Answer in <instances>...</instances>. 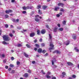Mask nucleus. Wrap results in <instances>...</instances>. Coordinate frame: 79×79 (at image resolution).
I'll use <instances>...</instances> for the list:
<instances>
[{"label": "nucleus", "instance_id": "4be33fe9", "mask_svg": "<svg viewBox=\"0 0 79 79\" xmlns=\"http://www.w3.org/2000/svg\"><path fill=\"white\" fill-rule=\"evenodd\" d=\"M35 46L37 48H39L40 47V46L37 44H35Z\"/></svg>", "mask_w": 79, "mask_h": 79}, {"label": "nucleus", "instance_id": "13d9d810", "mask_svg": "<svg viewBox=\"0 0 79 79\" xmlns=\"http://www.w3.org/2000/svg\"><path fill=\"white\" fill-rule=\"evenodd\" d=\"M26 7V9H29V6H27Z\"/></svg>", "mask_w": 79, "mask_h": 79}, {"label": "nucleus", "instance_id": "cd10ccee", "mask_svg": "<svg viewBox=\"0 0 79 79\" xmlns=\"http://www.w3.org/2000/svg\"><path fill=\"white\" fill-rule=\"evenodd\" d=\"M56 53L57 54H60V52L59 51H58V50H56Z\"/></svg>", "mask_w": 79, "mask_h": 79}, {"label": "nucleus", "instance_id": "a211bd4d", "mask_svg": "<svg viewBox=\"0 0 79 79\" xmlns=\"http://www.w3.org/2000/svg\"><path fill=\"white\" fill-rule=\"evenodd\" d=\"M18 47H22L23 45L20 44H19L17 45Z\"/></svg>", "mask_w": 79, "mask_h": 79}, {"label": "nucleus", "instance_id": "e2e57ef3", "mask_svg": "<svg viewBox=\"0 0 79 79\" xmlns=\"http://www.w3.org/2000/svg\"><path fill=\"white\" fill-rule=\"evenodd\" d=\"M52 65H54V62H53V60H52Z\"/></svg>", "mask_w": 79, "mask_h": 79}, {"label": "nucleus", "instance_id": "7c9ffc66", "mask_svg": "<svg viewBox=\"0 0 79 79\" xmlns=\"http://www.w3.org/2000/svg\"><path fill=\"white\" fill-rule=\"evenodd\" d=\"M72 77L73 78H76V76L75 75H72Z\"/></svg>", "mask_w": 79, "mask_h": 79}, {"label": "nucleus", "instance_id": "a19ab883", "mask_svg": "<svg viewBox=\"0 0 79 79\" xmlns=\"http://www.w3.org/2000/svg\"><path fill=\"white\" fill-rule=\"evenodd\" d=\"M10 67H11V68H13L14 67V65L12 64H10Z\"/></svg>", "mask_w": 79, "mask_h": 79}, {"label": "nucleus", "instance_id": "a18cd8bd", "mask_svg": "<svg viewBox=\"0 0 79 79\" xmlns=\"http://www.w3.org/2000/svg\"><path fill=\"white\" fill-rule=\"evenodd\" d=\"M12 21H13V22H16V20L15 19H13L12 20Z\"/></svg>", "mask_w": 79, "mask_h": 79}, {"label": "nucleus", "instance_id": "6ab92c4d", "mask_svg": "<svg viewBox=\"0 0 79 79\" xmlns=\"http://www.w3.org/2000/svg\"><path fill=\"white\" fill-rule=\"evenodd\" d=\"M67 21L65 20H64L63 22H62V24L63 25H65L66 24V23Z\"/></svg>", "mask_w": 79, "mask_h": 79}, {"label": "nucleus", "instance_id": "338daca9", "mask_svg": "<svg viewBox=\"0 0 79 79\" xmlns=\"http://www.w3.org/2000/svg\"><path fill=\"white\" fill-rule=\"evenodd\" d=\"M56 53V50L55 51L53 52V53Z\"/></svg>", "mask_w": 79, "mask_h": 79}, {"label": "nucleus", "instance_id": "37998d69", "mask_svg": "<svg viewBox=\"0 0 79 79\" xmlns=\"http://www.w3.org/2000/svg\"><path fill=\"white\" fill-rule=\"evenodd\" d=\"M2 56L3 58H4V57H5V54H2Z\"/></svg>", "mask_w": 79, "mask_h": 79}, {"label": "nucleus", "instance_id": "09e8293b", "mask_svg": "<svg viewBox=\"0 0 79 79\" xmlns=\"http://www.w3.org/2000/svg\"><path fill=\"white\" fill-rule=\"evenodd\" d=\"M46 27H47V28H48V29H49V26H48V25H47L46 26Z\"/></svg>", "mask_w": 79, "mask_h": 79}, {"label": "nucleus", "instance_id": "c03bdc74", "mask_svg": "<svg viewBox=\"0 0 79 79\" xmlns=\"http://www.w3.org/2000/svg\"><path fill=\"white\" fill-rule=\"evenodd\" d=\"M23 14H26V11H23Z\"/></svg>", "mask_w": 79, "mask_h": 79}, {"label": "nucleus", "instance_id": "4d7b16f0", "mask_svg": "<svg viewBox=\"0 0 79 79\" xmlns=\"http://www.w3.org/2000/svg\"><path fill=\"white\" fill-rule=\"evenodd\" d=\"M8 70L9 71H10L11 70V68H9L8 69Z\"/></svg>", "mask_w": 79, "mask_h": 79}, {"label": "nucleus", "instance_id": "e433bc0d", "mask_svg": "<svg viewBox=\"0 0 79 79\" xmlns=\"http://www.w3.org/2000/svg\"><path fill=\"white\" fill-rule=\"evenodd\" d=\"M60 11H63L64 12V9L63 8H61L60 10Z\"/></svg>", "mask_w": 79, "mask_h": 79}, {"label": "nucleus", "instance_id": "1a4fd4ad", "mask_svg": "<svg viewBox=\"0 0 79 79\" xmlns=\"http://www.w3.org/2000/svg\"><path fill=\"white\" fill-rule=\"evenodd\" d=\"M74 49L75 51L77 52H79V50L77 48V47H75L74 48Z\"/></svg>", "mask_w": 79, "mask_h": 79}, {"label": "nucleus", "instance_id": "5701e85b", "mask_svg": "<svg viewBox=\"0 0 79 79\" xmlns=\"http://www.w3.org/2000/svg\"><path fill=\"white\" fill-rule=\"evenodd\" d=\"M2 44H4V45H5L6 44H8V43H7L5 41H4L2 42Z\"/></svg>", "mask_w": 79, "mask_h": 79}, {"label": "nucleus", "instance_id": "bb28decb", "mask_svg": "<svg viewBox=\"0 0 79 79\" xmlns=\"http://www.w3.org/2000/svg\"><path fill=\"white\" fill-rule=\"evenodd\" d=\"M46 77H47L48 79H49V78H51V77H50V76L49 75H48L47 76V75H46Z\"/></svg>", "mask_w": 79, "mask_h": 79}, {"label": "nucleus", "instance_id": "6e6d98bb", "mask_svg": "<svg viewBox=\"0 0 79 79\" xmlns=\"http://www.w3.org/2000/svg\"><path fill=\"white\" fill-rule=\"evenodd\" d=\"M28 72V73H31V70H29Z\"/></svg>", "mask_w": 79, "mask_h": 79}, {"label": "nucleus", "instance_id": "79ce46f5", "mask_svg": "<svg viewBox=\"0 0 79 79\" xmlns=\"http://www.w3.org/2000/svg\"><path fill=\"white\" fill-rule=\"evenodd\" d=\"M9 13H12L13 10H9Z\"/></svg>", "mask_w": 79, "mask_h": 79}, {"label": "nucleus", "instance_id": "4c0bfd02", "mask_svg": "<svg viewBox=\"0 0 79 79\" xmlns=\"http://www.w3.org/2000/svg\"><path fill=\"white\" fill-rule=\"evenodd\" d=\"M41 46L42 47H44L45 46V44L42 43L41 44Z\"/></svg>", "mask_w": 79, "mask_h": 79}, {"label": "nucleus", "instance_id": "052dcab7", "mask_svg": "<svg viewBox=\"0 0 79 79\" xmlns=\"http://www.w3.org/2000/svg\"><path fill=\"white\" fill-rule=\"evenodd\" d=\"M50 74H51V73L50 72H48V75H50Z\"/></svg>", "mask_w": 79, "mask_h": 79}, {"label": "nucleus", "instance_id": "603ef678", "mask_svg": "<svg viewBox=\"0 0 79 79\" xmlns=\"http://www.w3.org/2000/svg\"><path fill=\"white\" fill-rule=\"evenodd\" d=\"M11 2L12 3H15V0H11Z\"/></svg>", "mask_w": 79, "mask_h": 79}, {"label": "nucleus", "instance_id": "a878e982", "mask_svg": "<svg viewBox=\"0 0 79 79\" xmlns=\"http://www.w3.org/2000/svg\"><path fill=\"white\" fill-rule=\"evenodd\" d=\"M22 8L24 10H26V6H24L22 7Z\"/></svg>", "mask_w": 79, "mask_h": 79}, {"label": "nucleus", "instance_id": "c756f323", "mask_svg": "<svg viewBox=\"0 0 79 79\" xmlns=\"http://www.w3.org/2000/svg\"><path fill=\"white\" fill-rule=\"evenodd\" d=\"M62 75H63L64 76H66V73H65L64 72H62Z\"/></svg>", "mask_w": 79, "mask_h": 79}, {"label": "nucleus", "instance_id": "412c9836", "mask_svg": "<svg viewBox=\"0 0 79 79\" xmlns=\"http://www.w3.org/2000/svg\"><path fill=\"white\" fill-rule=\"evenodd\" d=\"M49 36L50 39V40H52V36L51 34H49Z\"/></svg>", "mask_w": 79, "mask_h": 79}, {"label": "nucleus", "instance_id": "bf43d9fd", "mask_svg": "<svg viewBox=\"0 0 79 79\" xmlns=\"http://www.w3.org/2000/svg\"><path fill=\"white\" fill-rule=\"evenodd\" d=\"M45 56H48V53H46L44 55Z\"/></svg>", "mask_w": 79, "mask_h": 79}, {"label": "nucleus", "instance_id": "3c124183", "mask_svg": "<svg viewBox=\"0 0 79 79\" xmlns=\"http://www.w3.org/2000/svg\"><path fill=\"white\" fill-rule=\"evenodd\" d=\"M15 70H12V72H11V73H15Z\"/></svg>", "mask_w": 79, "mask_h": 79}, {"label": "nucleus", "instance_id": "ddd939ff", "mask_svg": "<svg viewBox=\"0 0 79 79\" xmlns=\"http://www.w3.org/2000/svg\"><path fill=\"white\" fill-rule=\"evenodd\" d=\"M69 43H70V41L69 40H68L66 42V43H65V45H68L69 44Z\"/></svg>", "mask_w": 79, "mask_h": 79}, {"label": "nucleus", "instance_id": "4468645a", "mask_svg": "<svg viewBox=\"0 0 79 79\" xmlns=\"http://www.w3.org/2000/svg\"><path fill=\"white\" fill-rule=\"evenodd\" d=\"M72 37L73 39L74 40H76V39H77V37H76V35L72 36Z\"/></svg>", "mask_w": 79, "mask_h": 79}, {"label": "nucleus", "instance_id": "f3484780", "mask_svg": "<svg viewBox=\"0 0 79 79\" xmlns=\"http://www.w3.org/2000/svg\"><path fill=\"white\" fill-rule=\"evenodd\" d=\"M24 54L25 56V57H27V58H28V57H29V55H28L27 54H26V53L24 52Z\"/></svg>", "mask_w": 79, "mask_h": 79}, {"label": "nucleus", "instance_id": "72a5a7b5", "mask_svg": "<svg viewBox=\"0 0 79 79\" xmlns=\"http://www.w3.org/2000/svg\"><path fill=\"white\" fill-rule=\"evenodd\" d=\"M5 12H6V14H9V10H6V11H5Z\"/></svg>", "mask_w": 79, "mask_h": 79}, {"label": "nucleus", "instance_id": "9d476101", "mask_svg": "<svg viewBox=\"0 0 79 79\" xmlns=\"http://www.w3.org/2000/svg\"><path fill=\"white\" fill-rule=\"evenodd\" d=\"M58 28V27H55V28L54 29L53 32H57V29Z\"/></svg>", "mask_w": 79, "mask_h": 79}, {"label": "nucleus", "instance_id": "f03ea898", "mask_svg": "<svg viewBox=\"0 0 79 79\" xmlns=\"http://www.w3.org/2000/svg\"><path fill=\"white\" fill-rule=\"evenodd\" d=\"M49 44H50L49 46L51 48H49V50H51L53 49V47H54V46H55V45L53 44V43H52V41H51V42H50Z\"/></svg>", "mask_w": 79, "mask_h": 79}, {"label": "nucleus", "instance_id": "49530a36", "mask_svg": "<svg viewBox=\"0 0 79 79\" xmlns=\"http://www.w3.org/2000/svg\"><path fill=\"white\" fill-rule=\"evenodd\" d=\"M37 42V40H35L34 41V43H36Z\"/></svg>", "mask_w": 79, "mask_h": 79}, {"label": "nucleus", "instance_id": "20e7f679", "mask_svg": "<svg viewBox=\"0 0 79 79\" xmlns=\"http://www.w3.org/2000/svg\"><path fill=\"white\" fill-rule=\"evenodd\" d=\"M58 6H61L62 7H63V6L64 5V4L62 3H60L57 4Z\"/></svg>", "mask_w": 79, "mask_h": 79}, {"label": "nucleus", "instance_id": "7ed1b4c3", "mask_svg": "<svg viewBox=\"0 0 79 79\" xmlns=\"http://www.w3.org/2000/svg\"><path fill=\"white\" fill-rule=\"evenodd\" d=\"M41 32L42 34H45V32H46V31L44 29H43L41 31Z\"/></svg>", "mask_w": 79, "mask_h": 79}, {"label": "nucleus", "instance_id": "b1692460", "mask_svg": "<svg viewBox=\"0 0 79 79\" xmlns=\"http://www.w3.org/2000/svg\"><path fill=\"white\" fill-rule=\"evenodd\" d=\"M26 46L27 47V48H31V46L29 45V44H26Z\"/></svg>", "mask_w": 79, "mask_h": 79}, {"label": "nucleus", "instance_id": "6e6552de", "mask_svg": "<svg viewBox=\"0 0 79 79\" xmlns=\"http://www.w3.org/2000/svg\"><path fill=\"white\" fill-rule=\"evenodd\" d=\"M68 65L69 66H73V64L72 63L69 62H68L67 63Z\"/></svg>", "mask_w": 79, "mask_h": 79}, {"label": "nucleus", "instance_id": "f704fd0d", "mask_svg": "<svg viewBox=\"0 0 79 79\" xmlns=\"http://www.w3.org/2000/svg\"><path fill=\"white\" fill-rule=\"evenodd\" d=\"M20 64V62L19 61H17V65H19Z\"/></svg>", "mask_w": 79, "mask_h": 79}, {"label": "nucleus", "instance_id": "8fccbe9b", "mask_svg": "<svg viewBox=\"0 0 79 79\" xmlns=\"http://www.w3.org/2000/svg\"><path fill=\"white\" fill-rule=\"evenodd\" d=\"M61 26V25H60V24H57V26L58 27H60V26Z\"/></svg>", "mask_w": 79, "mask_h": 79}, {"label": "nucleus", "instance_id": "680f3d73", "mask_svg": "<svg viewBox=\"0 0 79 79\" xmlns=\"http://www.w3.org/2000/svg\"><path fill=\"white\" fill-rule=\"evenodd\" d=\"M32 8H33V7L32 6L29 7V9H32Z\"/></svg>", "mask_w": 79, "mask_h": 79}, {"label": "nucleus", "instance_id": "de8ad7c7", "mask_svg": "<svg viewBox=\"0 0 79 79\" xmlns=\"http://www.w3.org/2000/svg\"><path fill=\"white\" fill-rule=\"evenodd\" d=\"M3 63H6V60H3Z\"/></svg>", "mask_w": 79, "mask_h": 79}, {"label": "nucleus", "instance_id": "423d86ee", "mask_svg": "<svg viewBox=\"0 0 79 79\" xmlns=\"http://www.w3.org/2000/svg\"><path fill=\"white\" fill-rule=\"evenodd\" d=\"M37 51L39 53H41L42 52V48H39L38 49Z\"/></svg>", "mask_w": 79, "mask_h": 79}, {"label": "nucleus", "instance_id": "ea45409f", "mask_svg": "<svg viewBox=\"0 0 79 79\" xmlns=\"http://www.w3.org/2000/svg\"><path fill=\"white\" fill-rule=\"evenodd\" d=\"M11 59L12 61H13V60L15 59V58H14V57H12L11 58Z\"/></svg>", "mask_w": 79, "mask_h": 79}, {"label": "nucleus", "instance_id": "aec40b11", "mask_svg": "<svg viewBox=\"0 0 79 79\" xmlns=\"http://www.w3.org/2000/svg\"><path fill=\"white\" fill-rule=\"evenodd\" d=\"M35 21H36V22H39L40 20L37 18H36L35 19Z\"/></svg>", "mask_w": 79, "mask_h": 79}, {"label": "nucleus", "instance_id": "f8f14e48", "mask_svg": "<svg viewBox=\"0 0 79 79\" xmlns=\"http://www.w3.org/2000/svg\"><path fill=\"white\" fill-rule=\"evenodd\" d=\"M48 6H42V8L43 10H46Z\"/></svg>", "mask_w": 79, "mask_h": 79}, {"label": "nucleus", "instance_id": "393cba45", "mask_svg": "<svg viewBox=\"0 0 79 79\" xmlns=\"http://www.w3.org/2000/svg\"><path fill=\"white\" fill-rule=\"evenodd\" d=\"M37 34L38 35H40V30H38L37 31Z\"/></svg>", "mask_w": 79, "mask_h": 79}, {"label": "nucleus", "instance_id": "39448f33", "mask_svg": "<svg viewBox=\"0 0 79 79\" xmlns=\"http://www.w3.org/2000/svg\"><path fill=\"white\" fill-rule=\"evenodd\" d=\"M35 35V33L34 32H32L30 34V37H34Z\"/></svg>", "mask_w": 79, "mask_h": 79}, {"label": "nucleus", "instance_id": "c85d7f7f", "mask_svg": "<svg viewBox=\"0 0 79 79\" xmlns=\"http://www.w3.org/2000/svg\"><path fill=\"white\" fill-rule=\"evenodd\" d=\"M59 30L60 31H63V28H60L59 29Z\"/></svg>", "mask_w": 79, "mask_h": 79}, {"label": "nucleus", "instance_id": "f257e3e1", "mask_svg": "<svg viewBox=\"0 0 79 79\" xmlns=\"http://www.w3.org/2000/svg\"><path fill=\"white\" fill-rule=\"evenodd\" d=\"M4 40L5 41H10V38L8 36V35H4L2 36Z\"/></svg>", "mask_w": 79, "mask_h": 79}, {"label": "nucleus", "instance_id": "dca6fc26", "mask_svg": "<svg viewBox=\"0 0 79 79\" xmlns=\"http://www.w3.org/2000/svg\"><path fill=\"white\" fill-rule=\"evenodd\" d=\"M42 6L40 5H38L37 6V9H40L41 8Z\"/></svg>", "mask_w": 79, "mask_h": 79}, {"label": "nucleus", "instance_id": "58836bf2", "mask_svg": "<svg viewBox=\"0 0 79 79\" xmlns=\"http://www.w3.org/2000/svg\"><path fill=\"white\" fill-rule=\"evenodd\" d=\"M9 35L10 37H12L13 36V35L12 33L10 34Z\"/></svg>", "mask_w": 79, "mask_h": 79}, {"label": "nucleus", "instance_id": "9b49d317", "mask_svg": "<svg viewBox=\"0 0 79 79\" xmlns=\"http://www.w3.org/2000/svg\"><path fill=\"white\" fill-rule=\"evenodd\" d=\"M38 13H39V15H42V11L40 9L38 10Z\"/></svg>", "mask_w": 79, "mask_h": 79}, {"label": "nucleus", "instance_id": "774afa93", "mask_svg": "<svg viewBox=\"0 0 79 79\" xmlns=\"http://www.w3.org/2000/svg\"><path fill=\"white\" fill-rule=\"evenodd\" d=\"M52 79H56V77H53L52 78Z\"/></svg>", "mask_w": 79, "mask_h": 79}, {"label": "nucleus", "instance_id": "2f4dec72", "mask_svg": "<svg viewBox=\"0 0 79 79\" xmlns=\"http://www.w3.org/2000/svg\"><path fill=\"white\" fill-rule=\"evenodd\" d=\"M42 53H46V51H45V50L42 51Z\"/></svg>", "mask_w": 79, "mask_h": 79}, {"label": "nucleus", "instance_id": "69168bd1", "mask_svg": "<svg viewBox=\"0 0 79 79\" xmlns=\"http://www.w3.org/2000/svg\"><path fill=\"white\" fill-rule=\"evenodd\" d=\"M56 16L57 17H60V15L59 14H57L56 15Z\"/></svg>", "mask_w": 79, "mask_h": 79}, {"label": "nucleus", "instance_id": "0eeeda50", "mask_svg": "<svg viewBox=\"0 0 79 79\" xmlns=\"http://www.w3.org/2000/svg\"><path fill=\"white\" fill-rule=\"evenodd\" d=\"M60 9V7L59 6H57V7H56L55 6V9H54V10L56 11H57Z\"/></svg>", "mask_w": 79, "mask_h": 79}, {"label": "nucleus", "instance_id": "864d4df0", "mask_svg": "<svg viewBox=\"0 0 79 79\" xmlns=\"http://www.w3.org/2000/svg\"><path fill=\"white\" fill-rule=\"evenodd\" d=\"M32 64H35V61H32Z\"/></svg>", "mask_w": 79, "mask_h": 79}, {"label": "nucleus", "instance_id": "0e129e2a", "mask_svg": "<svg viewBox=\"0 0 79 79\" xmlns=\"http://www.w3.org/2000/svg\"><path fill=\"white\" fill-rule=\"evenodd\" d=\"M5 68H6V69H8V66H5Z\"/></svg>", "mask_w": 79, "mask_h": 79}, {"label": "nucleus", "instance_id": "2eb2a0df", "mask_svg": "<svg viewBox=\"0 0 79 79\" xmlns=\"http://www.w3.org/2000/svg\"><path fill=\"white\" fill-rule=\"evenodd\" d=\"M28 73H25L24 74V76L25 77H26L27 78V77H28Z\"/></svg>", "mask_w": 79, "mask_h": 79}, {"label": "nucleus", "instance_id": "5fc2aeb1", "mask_svg": "<svg viewBox=\"0 0 79 79\" xmlns=\"http://www.w3.org/2000/svg\"><path fill=\"white\" fill-rule=\"evenodd\" d=\"M40 42H42V38H40V40H39Z\"/></svg>", "mask_w": 79, "mask_h": 79}, {"label": "nucleus", "instance_id": "c9c22d12", "mask_svg": "<svg viewBox=\"0 0 79 79\" xmlns=\"http://www.w3.org/2000/svg\"><path fill=\"white\" fill-rule=\"evenodd\" d=\"M5 27H6V28H8V24H6L5 25Z\"/></svg>", "mask_w": 79, "mask_h": 79}, {"label": "nucleus", "instance_id": "473e14b6", "mask_svg": "<svg viewBox=\"0 0 79 79\" xmlns=\"http://www.w3.org/2000/svg\"><path fill=\"white\" fill-rule=\"evenodd\" d=\"M9 16L8 15H5V18H9Z\"/></svg>", "mask_w": 79, "mask_h": 79}]
</instances>
